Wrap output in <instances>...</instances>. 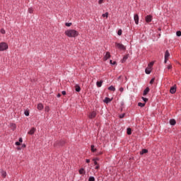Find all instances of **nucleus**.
<instances>
[{
	"mask_svg": "<svg viewBox=\"0 0 181 181\" xmlns=\"http://www.w3.org/2000/svg\"><path fill=\"white\" fill-rule=\"evenodd\" d=\"M8 49V44L6 42L0 43V52H4V50Z\"/></svg>",
	"mask_w": 181,
	"mask_h": 181,
	"instance_id": "f03ea898",
	"label": "nucleus"
},
{
	"mask_svg": "<svg viewBox=\"0 0 181 181\" xmlns=\"http://www.w3.org/2000/svg\"><path fill=\"white\" fill-rule=\"evenodd\" d=\"M97 166L95 168V169H99L100 168V165H96Z\"/></svg>",
	"mask_w": 181,
	"mask_h": 181,
	"instance_id": "49530a36",
	"label": "nucleus"
},
{
	"mask_svg": "<svg viewBox=\"0 0 181 181\" xmlns=\"http://www.w3.org/2000/svg\"><path fill=\"white\" fill-rule=\"evenodd\" d=\"M176 35L178 37L181 36V31H177Z\"/></svg>",
	"mask_w": 181,
	"mask_h": 181,
	"instance_id": "2f4dec72",
	"label": "nucleus"
},
{
	"mask_svg": "<svg viewBox=\"0 0 181 181\" xmlns=\"http://www.w3.org/2000/svg\"><path fill=\"white\" fill-rule=\"evenodd\" d=\"M119 91H120V93H122L124 91V88H120L119 89Z\"/></svg>",
	"mask_w": 181,
	"mask_h": 181,
	"instance_id": "79ce46f5",
	"label": "nucleus"
},
{
	"mask_svg": "<svg viewBox=\"0 0 181 181\" xmlns=\"http://www.w3.org/2000/svg\"><path fill=\"white\" fill-rule=\"evenodd\" d=\"M132 129H131V128H127V135H131V134H132Z\"/></svg>",
	"mask_w": 181,
	"mask_h": 181,
	"instance_id": "4be33fe9",
	"label": "nucleus"
},
{
	"mask_svg": "<svg viewBox=\"0 0 181 181\" xmlns=\"http://www.w3.org/2000/svg\"><path fill=\"white\" fill-rule=\"evenodd\" d=\"M145 71H146V74H151V71H152V70H151V68H149V66H148V67H147V68L146 69Z\"/></svg>",
	"mask_w": 181,
	"mask_h": 181,
	"instance_id": "ddd939ff",
	"label": "nucleus"
},
{
	"mask_svg": "<svg viewBox=\"0 0 181 181\" xmlns=\"http://www.w3.org/2000/svg\"><path fill=\"white\" fill-rule=\"evenodd\" d=\"M167 69H168V70H172V65H168V67H167Z\"/></svg>",
	"mask_w": 181,
	"mask_h": 181,
	"instance_id": "ea45409f",
	"label": "nucleus"
},
{
	"mask_svg": "<svg viewBox=\"0 0 181 181\" xmlns=\"http://www.w3.org/2000/svg\"><path fill=\"white\" fill-rule=\"evenodd\" d=\"M88 181H95V178L94 177H90Z\"/></svg>",
	"mask_w": 181,
	"mask_h": 181,
	"instance_id": "bb28decb",
	"label": "nucleus"
},
{
	"mask_svg": "<svg viewBox=\"0 0 181 181\" xmlns=\"http://www.w3.org/2000/svg\"><path fill=\"white\" fill-rule=\"evenodd\" d=\"M138 105H139V107H145V103H138Z\"/></svg>",
	"mask_w": 181,
	"mask_h": 181,
	"instance_id": "a878e982",
	"label": "nucleus"
},
{
	"mask_svg": "<svg viewBox=\"0 0 181 181\" xmlns=\"http://www.w3.org/2000/svg\"><path fill=\"white\" fill-rule=\"evenodd\" d=\"M29 13H33V9L32 8H28Z\"/></svg>",
	"mask_w": 181,
	"mask_h": 181,
	"instance_id": "c85d7f7f",
	"label": "nucleus"
},
{
	"mask_svg": "<svg viewBox=\"0 0 181 181\" xmlns=\"http://www.w3.org/2000/svg\"><path fill=\"white\" fill-rule=\"evenodd\" d=\"M62 95H66V91H65V90H63V91L62 92Z\"/></svg>",
	"mask_w": 181,
	"mask_h": 181,
	"instance_id": "c03bdc74",
	"label": "nucleus"
},
{
	"mask_svg": "<svg viewBox=\"0 0 181 181\" xmlns=\"http://www.w3.org/2000/svg\"><path fill=\"white\" fill-rule=\"evenodd\" d=\"M19 142H20V143L23 142V139L21 137L19 139Z\"/></svg>",
	"mask_w": 181,
	"mask_h": 181,
	"instance_id": "a18cd8bd",
	"label": "nucleus"
},
{
	"mask_svg": "<svg viewBox=\"0 0 181 181\" xmlns=\"http://www.w3.org/2000/svg\"><path fill=\"white\" fill-rule=\"evenodd\" d=\"M90 149L92 152H95L97 151V148H94V145H91Z\"/></svg>",
	"mask_w": 181,
	"mask_h": 181,
	"instance_id": "5701e85b",
	"label": "nucleus"
},
{
	"mask_svg": "<svg viewBox=\"0 0 181 181\" xmlns=\"http://www.w3.org/2000/svg\"><path fill=\"white\" fill-rule=\"evenodd\" d=\"M57 97H58V98H59V97H62V95L60 93H59Z\"/></svg>",
	"mask_w": 181,
	"mask_h": 181,
	"instance_id": "de8ad7c7",
	"label": "nucleus"
},
{
	"mask_svg": "<svg viewBox=\"0 0 181 181\" xmlns=\"http://www.w3.org/2000/svg\"><path fill=\"white\" fill-rule=\"evenodd\" d=\"M103 101H104V103H105L106 104H108V103H111V99H110V98H105Z\"/></svg>",
	"mask_w": 181,
	"mask_h": 181,
	"instance_id": "dca6fc26",
	"label": "nucleus"
},
{
	"mask_svg": "<svg viewBox=\"0 0 181 181\" xmlns=\"http://www.w3.org/2000/svg\"><path fill=\"white\" fill-rule=\"evenodd\" d=\"M49 110H50V109H49V106H47L45 107V111H47V112H49Z\"/></svg>",
	"mask_w": 181,
	"mask_h": 181,
	"instance_id": "e433bc0d",
	"label": "nucleus"
},
{
	"mask_svg": "<svg viewBox=\"0 0 181 181\" xmlns=\"http://www.w3.org/2000/svg\"><path fill=\"white\" fill-rule=\"evenodd\" d=\"M125 80H126V81H127V80H128V78H127V76H125Z\"/></svg>",
	"mask_w": 181,
	"mask_h": 181,
	"instance_id": "864d4df0",
	"label": "nucleus"
},
{
	"mask_svg": "<svg viewBox=\"0 0 181 181\" xmlns=\"http://www.w3.org/2000/svg\"><path fill=\"white\" fill-rule=\"evenodd\" d=\"M110 57H111V54H110L109 52H107L105 57H103V60L105 62H107V60H108V59H110Z\"/></svg>",
	"mask_w": 181,
	"mask_h": 181,
	"instance_id": "423d86ee",
	"label": "nucleus"
},
{
	"mask_svg": "<svg viewBox=\"0 0 181 181\" xmlns=\"http://www.w3.org/2000/svg\"><path fill=\"white\" fill-rule=\"evenodd\" d=\"M170 125H176V120L175 119H172L170 120Z\"/></svg>",
	"mask_w": 181,
	"mask_h": 181,
	"instance_id": "f3484780",
	"label": "nucleus"
},
{
	"mask_svg": "<svg viewBox=\"0 0 181 181\" xmlns=\"http://www.w3.org/2000/svg\"><path fill=\"white\" fill-rule=\"evenodd\" d=\"M149 88H146L144 91V93H143V95H146V94H148V93H149Z\"/></svg>",
	"mask_w": 181,
	"mask_h": 181,
	"instance_id": "a211bd4d",
	"label": "nucleus"
},
{
	"mask_svg": "<svg viewBox=\"0 0 181 181\" xmlns=\"http://www.w3.org/2000/svg\"><path fill=\"white\" fill-rule=\"evenodd\" d=\"M22 147H23V148H26V145H25V144H23V145H22Z\"/></svg>",
	"mask_w": 181,
	"mask_h": 181,
	"instance_id": "8fccbe9b",
	"label": "nucleus"
},
{
	"mask_svg": "<svg viewBox=\"0 0 181 181\" xmlns=\"http://www.w3.org/2000/svg\"><path fill=\"white\" fill-rule=\"evenodd\" d=\"M66 26L70 27L71 26V23H66Z\"/></svg>",
	"mask_w": 181,
	"mask_h": 181,
	"instance_id": "4c0bfd02",
	"label": "nucleus"
},
{
	"mask_svg": "<svg viewBox=\"0 0 181 181\" xmlns=\"http://www.w3.org/2000/svg\"><path fill=\"white\" fill-rule=\"evenodd\" d=\"M79 175H86V170H84V168H81L79 170Z\"/></svg>",
	"mask_w": 181,
	"mask_h": 181,
	"instance_id": "2eb2a0df",
	"label": "nucleus"
},
{
	"mask_svg": "<svg viewBox=\"0 0 181 181\" xmlns=\"http://www.w3.org/2000/svg\"><path fill=\"white\" fill-rule=\"evenodd\" d=\"M121 78V76H119V78Z\"/></svg>",
	"mask_w": 181,
	"mask_h": 181,
	"instance_id": "5fc2aeb1",
	"label": "nucleus"
},
{
	"mask_svg": "<svg viewBox=\"0 0 181 181\" xmlns=\"http://www.w3.org/2000/svg\"><path fill=\"white\" fill-rule=\"evenodd\" d=\"M97 160H98V158L93 159L94 165H98V163H97Z\"/></svg>",
	"mask_w": 181,
	"mask_h": 181,
	"instance_id": "7c9ffc66",
	"label": "nucleus"
},
{
	"mask_svg": "<svg viewBox=\"0 0 181 181\" xmlns=\"http://www.w3.org/2000/svg\"><path fill=\"white\" fill-rule=\"evenodd\" d=\"M115 46H116V47L119 49V50H125V49H126L125 45H124L122 44H119L118 42L115 43Z\"/></svg>",
	"mask_w": 181,
	"mask_h": 181,
	"instance_id": "20e7f679",
	"label": "nucleus"
},
{
	"mask_svg": "<svg viewBox=\"0 0 181 181\" xmlns=\"http://www.w3.org/2000/svg\"><path fill=\"white\" fill-rule=\"evenodd\" d=\"M141 155H144V153H148V151L146 149H143L141 152H140Z\"/></svg>",
	"mask_w": 181,
	"mask_h": 181,
	"instance_id": "b1692460",
	"label": "nucleus"
},
{
	"mask_svg": "<svg viewBox=\"0 0 181 181\" xmlns=\"http://www.w3.org/2000/svg\"><path fill=\"white\" fill-rule=\"evenodd\" d=\"M141 98H142L143 101H144V103H146V101H148V98H146L142 97Z\"/></svg>",
	"mask_w": 181,
	"mask_h": 181,
	"instance_id": "c9c22d12",
	"label": "nucleus"
},
{
	"mask_svg": "<svg viewBox=\"0 0 181 181\" xmlns=\"http://www.w3.org/2000/svg\"><path fill=\"white\" fill-rule=\"evenodd\" d=\"M36 132V129L35 127H33L29 132H28V134L29 135H33V134H35V132Z\"/></svg>",
	"mask_w": 181,
	"mask_h": 181,
	"instance_id": "9d476101",
	"label": "nucleus"
},
{
	"mask_svg": "<svg viewBox=\"0 0 181 181\" xmlns=\"http://www.w3.org/2000/svg\"><path fill=\"white\" fill-rule=\"evenodd\" d=\"M88 117L90 119H93V118H95V117H97V112L93 111L91 112H89Z\"/></svg>",
	"mask_w": 181,
	"mask_h": 181,
	"instance_id": "7ed1b4c3",
	"label": "nucleus"
},
{
	"mask_svg": "<svg viewBox=\"0 0 181 181\" xmlns=\"http://www.w3.org/2000/svg\"><path fill=\"white\" fill-rule=\"evenodd\" d=\"M110 64H112V60L110 61Z\"/></svg>",
	"mask_w": 181,
	"mask_h": 181,
	"instance_id": "603ef678",
	"label": "nucleus"
},
{
	"mask_svg": "<svg viewBox=\"0 0 181 181\" xmlns=\"http://www.w3.org/2000/svg\"><path fill=\"white\" fill-rule=\"evenodd\" d=\"M24 114H25V115L26 117H29V111L25 110V112H24Z\"/></svg>",
	"mask_w": 181,
	"mask_h": 181,
	"instance_id": "c756f323",
	"label": "nucleus"
},
{
	"mask_svg": "<svg viewBox=\"0 0 181 181\" xmlns=\"http://www.w3.org/2000/svg\"><path fill=\"white\" fill-rule=\"evenodd\" d=\"M146 22L147 23H149L150 22H152V16H151V15H148V16H147L146 17Z\"/></svg>",
	"mask_w": 181,
	"mask_h": 181,
	"instance_id": "6e6552de",
	"label": "nucleus"
},
{
	"mask_svg": "<svg viewBox=\"0 0 181 181\" xmlns=\"http://www.w3.org/2000/svg\"><path fill=\"white\" fill-rule=\"evenodd\" d=\"M103 2H104V0H99L98 1L99 5H101V4H103Z\"/></svg>",
	"mask_w": 181,
	"mask_h": 181,
	"instance_id": "a19ab883",
	"label": "nucleus"
},
{
	"mask_svg": "<svg viewBox=\"0 0 181 181\" xmlns=\"http://www.w3.org/2000/svg\"><path fill=\"white\" fill-rule=\"evenodd\" d=\"M152 66H153V62H151L150 64H148V67L150 69H151Z\"/></svg>",
	"mask_w": 181,
	"mask_h": 181,
	"instance_id": "f704fd0d",
	"label": "nucleus"
},
{
	"mask_svg": "<svg viewBox=\"0 0 181 181\" xmlns=\"http://www.w3.org/2000/svg\"><path fill=\"white\" fill-rule=\"evenodd\" d=\"M112 64H117L116 62H113Z\"/></svg>",
	"mask_w": 181,
	"mask_h": 181,
	"instance_id": "3c124183",
	"label": "nucleus"
},
{
	"mask_svg": "<svg viewBox=\"0 0 181 181\" xmlns=\"http://www.w3.org/2000/svg\"><path fill=\"white\" fill-rule=\"evenodd\" d=\"M1 33H2V35H5V33H6L5 30L4 29H1Z\"/></svg>",
	"mask_w": 181,
	"mask_h": 181,
	"instance_id": "72a5a7b5",
	"label": "nucleus"
},
{
	"mask_svg": "<svg viewBox=\"0 0 181 181\" xmlns=\"http://www.w3.org/2000/svg\"><path fill=\"white\" fill-rule=\"evenodd\" d=\"M153 83H155V79L154 78H153L151 81H150V84H153Z\"/></svg>",
	"mask_w": 181,
	"mask_h": 181,
	"instance_id": "473e14b6",
	"label": "nucleus"
},
{
	"mask_svg": "<svg viewBox=\"0 0 181 181\" xmlns=\"http://www.w3.org/2000/svg\"><path fill=\"white\" fill-rule=\"evenodd\" d=\"M75 90L77 93H80V91H81V88H80V86L78 85H76Z\"/></svg>",
	"mask_w": 181,
	"mask_h": 181,
	"instance_id": "f8f14e48",
	"label": "nucleus"
},
{
	"mask_svg": "<svg viewBox=\"0 0 181 181\" xmlns=\"http://www.w3.org/2000/svg\"><path fill=\"white\" fill-rule=\"evenodd\" d=\"M65 35L68 37H77L78 33L76 30H68L65 31Z\"/></svg>",
	"mask_w": 181,
	"mask_h": 181,
	"instance_id": "f257e3e1",
	"label": "nucleus"
},
{
	"mask_svg": "<svg viewBox=\"0 0 181 181\" xmlns=\"http://www.w3.org/2000/svg\"><path fill=\"white\" fill-rule=\"evenodd\" d=\"M134 19L136 25H138L139 23V16H138V14L134 15Z\"/></svg>",
	"mask_w": 181,
	"mask_h": 181,
	"instance_id": "0eeeda50",
	"label": "nucleus"
},
{
	"mask_svg": "<svg viewBox=\"0 0 181 181\" xmlns=\"http://www.w3.org/2000/svg\"><path fill=\"white\" fill-rule=\"evenodd\" d=\"M170 56V54L169 53V51L167 50L165 53V61H164L165 63H168V60Z\"/></svg>",
	"mask_w": 181,
	"mask_h": 181,
	"instance_id": "39448f33",
	"label": "nucleus"
},
{
	"mask_svg": "<svg viewBox=\"0 0 181 181\" xmlns=\"http://www.w3.org/2000/svg\"><path fill=\"white\" fill-rule=\"evenodd\" d=\"M124 117H125V113H123L119 115V118H124Z\"/></svg>",
	"mask_w": 181,
	"mask_h": 181,
	"instance_id": "58836bf2",
	"label": "nucleus"
},
{
	"mask_svg": "<svg viewBox=\"0 0 181 181\" xmlns=\"http://www.w3.org/2000/svg\"><path fill=\"white\" fill-rule=\"evenodd\" d=\"M170 93H171V94H175V93H176V86L170 88Z\"/></svg>",
	"mask_w": 181,
	"mask_h": 181,
	"instance_id": "1a4fd4ad",
	"label": "nucleus"
},
{
	"mask_svg": "<svg viewBox=\"0 0 181 181\" xmlns=\"http://www.w3.org/2000/svg\"><path fill=\"white\" fill-rule=\"evenodd\" d=\"M16 145L17 146H19V145H21V143H20L19 141H17V142H16Z\"/></svg>",
	"mask_w": 181,
	"mask_h": 181,
	"instance_id": "37998d69",
	"label": "nucleus"
},
{
	"mask_svg": "<svg viewBox=\"0 0 181 181\" xmlns=\"http://www.w3.org/2000/svg\"><path fill=\"white\" fill-rule=\"evenodd\" d=\"M37 108V110L41 111V110H43V104H42V103L38 104Z\"/></svg>",
	"mask_w": 181,
	"mask_h": 181,
	"instance_id": "4468645a",
	"label": "nucleus"
},
{
	"mask_svg": "<svg viewBox=\"0 0 181 181\" xmlns=\"http://www.w3.org/2000/svg\"><path fill=\"white\" fill-rule=\"evenodd\" d=\"M96 86L97 87H101V86H103V81H97Z\"/></svg>",
	"mask_w": 181,
	"mask_h": 181,
	"instance_id": "6ab92c4d",
	"label": "nucleus"
},
{
	"mask_svg": "<svg viewBox=\"0 0 181 181\" xmlns=\"http://www.w3.org/2000/svg\"><path fill=\"white\" fill-rule=\"evenodd\" d=\"M1 176H2L3 177H6V171L2 170V171L1 172Z\"/></svg>",
	"mask_w": 181,
	"mask_h": 181,
	"instance_id": "aec40b11",
	"label": "nucleus"
},
{
	"mask_svg": "<svg viewBox=\"0 0 181 181\" xmlns=\"http://www.w3.org/2000/svg\"><path fill=\"white\" fill-rule=\"evenodd\" d=\"M108 90H110V91H115V87L111 86L108 88Z\"/></svg>",
	"mask_w": 181,
	"mask_h": 181,
	"instance_id": "412c9836",
	"label": "nucleus"
},
{
	"mask_svg": "<svg viewBox=\"0 0 181 181\" xmlns=\"http://www.w3.org/2000/svg\"><path fill=\"white\" fill-rule=\"evenodd\" d=\"M117 35H119V36H121V35H122V30H119L117 32Z\"/></svg>",
	"mask_w": 181,
	"mask_h": 181,
	"instance_id": "cd10ccee",
	"label": "nucleus"
},
{
	"mask_svg": "<svg viewBox=\"0 0 181 181\" xmlns=\"http://www.w3.org/2000/svg\"><path fill=\"white\" fill-rule=\"evenodd\" d=\"M86 163H90V159H86Z\"/></svg>",
	"mask_w": 181,
	"mask_h": 181,
	"instance_id": "09e8293b",
	"label": "nucleus"
},
{
	"mask_svg": "<svg viewBox=\"0 0 181 181\" xmlns=\"http://www.w3.org/2000/svg\"><path fill=\"white\" fill-rule=\"evenodd\" d=\"M128 57H129V54H126V55L123 57V59H122V63H125V62H127V59H128Z\"/></svg>",
	"mask_w": 181,
	"mask_h": 181,
	"instance_id": "9b49d317",
	"label": "nucleus"
},
{
	"mask_svg": "<svg viewBox=\"0 0 181 181\" xmlns=\"http://www.w3.org/2000/svg\"><path fill=\"white\" fill-rule=\"evenodd\" d=\"M103 18H108V12H106L105 13L102 15Z\"/></svg>",
	"mask_w": 181,
	"mask_h": 181,
	"instance_id": "393cba45",
	"label": "nucleus"
}]
</instances>
